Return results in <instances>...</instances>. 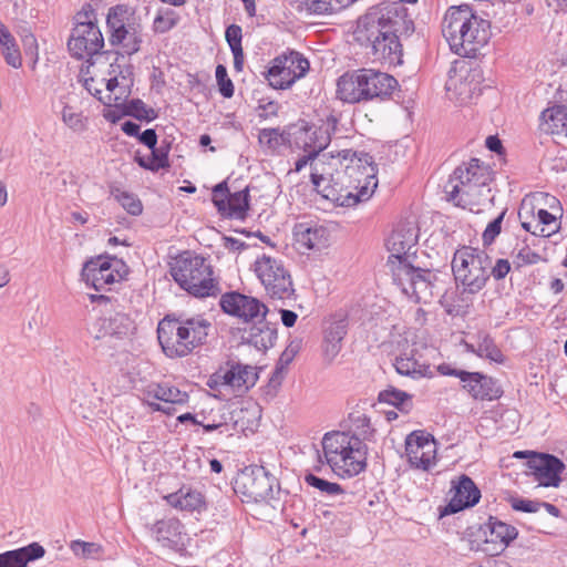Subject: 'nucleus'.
I'll use <instances>...</instances> for the list:
<instances>
[{
  "mask_svg": "<svg viewBox=\"0 0 567 567\" xmlns=\"http://www.w3.org/2000/svg\"><path fill=\"white\" fill-rule=\"evenodd\" d=\"M151 150V159L155 161L154 166L159 168L168 167V152H169V145H161L159 147L154 146V148Z\"/></svg>",
  "mask_w": 567,
  "mask_h": 567,
  "instance_id": "52",
  "label": "nucleus"
},
{
  "mask_svg": "<svg viewBox=\"0 0 567 567\" xmlns=\"http://www.w3.org/2000/svg\"><path fill=\"white\" fill-rule=\"evenodd\" d=\"M235 492L246 502H267L280 491L278 480L264 466L246 467L235 481Z\"/></svg>",
  "mask_w": 567,
  "mask_h": 567,
  "instance_id": "13",
  "label": "nucleus"
},
{
  "mask_svg": "<svg viewBox=\"0 0 567 567\" xmlns=\"http://www.w3.org/2000/svg\"><path fill=\"white\" fill-rule=\"evenodd\" d=\"M220 307L226 313L238 317L246 322L265 319L268 312L267 307L258 299L239 292L223 295Z\"/></svg>",
  "mask_w": 567,
  "mask_h": 567,
  "instance_id": "23",
  "label": "nucleus"
},
{
  "mask_svg": "<svg viewBox=\"0 0 567 567\" xmlns=\"http://www.w3.org/2000/svg\"><path fill=\"white\" fill-rule=\"evenodd\" d=\"M511 505L513 509L525 513H536L542 507L540 502L523 498H513Z\"/></svg>",
  "mask_w": 567,
  "mask_h": 567,
  "instance_id": "53",
  "label": "nucleus"
},
{
  "mask_svg": "<svg viewBox=\"0 0 567 567\" xmlns=\"http://www.w3.org/2000/svg\"><path fill=\"white\" fill-rule=\"evenodd\" d=\"M337 122L332 115L328 116L324 124L319 127L302 122L293 132L295 145L306 153L319 155L330 144L331 132L336 130Z\"/></svg>",
  "mask_w": 567,
  "mask_h": 567,
  "instance_id": "19",
  "label": "nucleus"
},
{
  "mask_svg": "<svg viewBox=\"0 0 567 567\" xmlns=\"http://www.w3.org/2000/svg\"><path fill=\"white\" fill-rule=\"evenodd\" d=\"M257 379L258 374L254 367L238 362H227L226 368L219 369L212 375L208 385L213 388V383L221 384L243 393L254 386Z\"/></svg>",
  "mask_w": 567,
  "mask_h": 567,
  "instance_id": "22",
  "label": "nucleus"
},
{
  "mask_svg": "<svg viewBox=\"0 0 567 567\" xmlns=\"http://www.w3.org/2000/svg\"><path fill=\"white\" fill-rule=\"evenodd\" d=\"M136 330L134 320L122 311L110 312L97 318L89 328L96 340L118 342L130 339Z\"/></svg>",
  "mask_w": 567,
  "mask_h": 567,
  "instance_id": "17",
  "label": "nucleus"
},
{
  "mask_svg": "<svg viewBox=\"0 0 567 567\" xmlns=\"http://www.w3.org/2000/svg\"><path fill=\"white\" fill-rule=\"evenodd\" d=\"M106 25L110 31V43L121 45L122 53L132 55L140 51L142 27L126 6H115L109 10Z\"/></svg>",
  "mask_w": 567,
  "mask_h": 567,
  "instance_id": "10",
  "label": "nucleus"
},
{
  "mask_svg": "<svg viewBox=\"0 0 567 567\" xmlns=\"http://www.w3.org/2000/svg\"><path fill=\"white\" fill-rule=\"evenodd\" d=\"M62 122L73 132H83L86 128V118L73 106L65 104L61 111Z\"/></svg>",
  "mask_w": 567,
  "mask_h": 567,
  "instance_id": "44",
  "label": "nucleus"
},
{
  "mask_svg": "<svg viewBox=\"0 0 567 567\" xmlns=\"http://www.w3.org/2000/svg\"><path fill=\"white\" fill-rule=\"evenodd\" d=\"M405 453L412 467L429 471L436 462V442L430 434L412 432L405 440Z\"/></svg>",
  "mask_w": 567,
  "mask_h": 567,
  "instance_id": "20",
  "label": "nucleus"
},
{
  "mask_svg": "<svg viewBox=\"0 0 567 567\" xmlns=\"http://www.w3.org/2000/svg\"><path fill=\"white\" fill-rule=\"evenodd\" d=\"M528 467L533 471L536 481L543 486H559L560 474L565 470V464L558 457L550 454L532 453Z\"/></svg>",
  "mask_w": 567,
  "mask_h": 567,
  "instance_id": "26",
  "label": "nucleus"
},
{
  "mask_svg": "<svg viewBox=\"0 0 567 567\" xmlns=\"http://www.w3.org/2000/svg\"><path fill=\"white\" fill-rule=\"evenodd\" d=\"M72 409L74 413H78L83 419H89L92 413L91 402H87L85 398H82L79 393H76L72 400Z\"/></svg>",
  "mask_w": 567,
  "mask_h": 567,
  "instance_id": "54",
  "label": "nucleus"
},
{
  "mask_svg": "<svg viewBox=\"0 0 567 567\" xmlns=\"http://www.w3.org/2000/svg\"><path fill=\"white\" fill-rule=\"evenodd\" d=\"M393 280L402 292L415 302H429L433 297L435 274L406 261L392 268Z\"/></svg>",
  "mask_w": 567,
  "mask_h": 567,
  "instance_id": "12",
  "label": "nucleus"
},
{
  "mask_svg": "<svg viewBox=\"0 0 567 567\" xmlns=\"http://www.w3.org/2000/svg\"><path fill=\"white\" fill-rule=\"evenodd\" d=\"M477 338V349H474L473 346H467L470 351L476 353L481 358H486L497 363H502L504 361L501 350L487 333H480Z\"/></svg>",
  "mask_w": 567,
  "mask_h": 567,
  "instance_id": "40",
  "label": "nucleus"
},
{
  "mask_svg": "<svg viewBox=\"0 0 567 567\" xmlns=\"http://www.w3.org/2000/svg\"><path fill=\"white\" fill-rule=\"evenodd\" d=\"M177 420L181 423H185L187 421H192L194 424L202 425L205 432H212V431L218 430V429L224 426L223 423H207V424H205L202 421L197 420V417L195 415H193L192 413L182 414V415H179L177 417Z\"/></svg>",
  "mask_w": 567,
  "mask_h": 567,
  "instance_id": "57",
  "label": "nucleus"
},
{
  "mask_svg": "<svg viewBox=\"0 0 567 567\" xmlns=\"http://www.w3.org/2000/svg\"><path fill=\"white\" fill-rule=\"evenodd\" d=\"M280 313H281V321L286 327L290 328V327L295 326L297 318H298L296 312H293L291 310L282 309L280 311Z\"/></svg>",
  "mask_w": 567,
  "mask_h": 567,
  "instance_id": "63",
  "label": "nucleus"
},
{
  "mask_svg": "<svg viewBox=\"0 0 567 567\" xmlns=\"http://www.w3.org/2000/svg\"><path fill=\"white\" fill-rule=\"evenodd\" d=\"M491 23L480 17L471 6L447 9L442 21V33L451 50L461 56H475L491 37Z\"/></svg>",
  "mask_w": 567,
  "mask_h": 567,
  "instance_id": "1",
  "label": "nucleus"
},
{
  "mask_svg": "<svg viewBox=\"0 0 567 567\" xmlns=\"http://www.w3.org/2000/svg\"><path fill=\"white\" fill-rule=\"evenodd\" d=\"M417 243L416 230L411 226H400L395 228L386 240V247L390 251L389 264L400 266L401 262L413 264L415 251L412 249Z\"/></svg>",
  "mask_w": 567,
  "mask_h": 567,
  "instance_id": "24",
  "label": "nucleus"
},
{
  "mask_svg": "<svg viewBox=\"0 0 567 567\" xmlns=\"http://www.w3.org/2000/svg\"><path fill=\"white\" fill-rule=\"evenodd\" d=\"M379 400L380 402L394 405L401 411H408L409 408L411 406V395H409L404 391L394 388L386 389L380 392Z\"/></svg>",
  "mask_w": 567,
  "mask_h": 567,
  "instance_id": "42",
  "label": "nucleus"
},
{
  "mask_svg": "<svg viewBox=\"0 0 567 567\" xmlns=\"http://www.w3.org/2000/svg\"><path fill=\"white\" fill-rule=\"evenodd\" d=\"M452 271L463 293H478L487 284L491 272V257L478 248L463 246L452 258Z\"/></svg>",
  "mask_w": 567,
  "mask_h": 567,
  "instance_id": "9",
  "label": "nucleus"
},
{
  "mask_svg": "<svg viewBox=\"0 0 567 567\" xmlns=\"http://www.w3.org/2000/svg\"><path fill=\"white\" fill-rule=\"evenodd\" d=\"M437 372H440L442 375H450V377H456L458 378L460 380H462V374L465 373L464 370H457V369H454L452 368L450 364L447 363H442L440 365H437L436 368Z\"/></svg>",
  "mask_w": 567,
  "mask_h": 567,
  "instance_id": "60",
  "label": "nucleus"
},
{
  "mask_svg": "<svg viewBox=\"0 0 567 567\" xmlns=\"http://www.w3.org/2000/svg\"><path fill=\"white\" fill-rule=\"evenodd\" d=\"M245 339L256 349L265 351L274 346L277 333L276 330L268 327L267 323H262L261 326L251 327Z\"/></svg>",
  "mask_w": 567,
  "mask_h": 567,
  "instance_id": "38",
  "label": "nucleus"
},
{
  "mask_svg": "<svg viewBox=\"0 0 567 567\" xmlns=\"http://www.w3.org/2000/svg\"><path fill=\"white\" fill-rule=\"evenodd\" d=\"M213 203L218 213L227 218L244 219L249 208L248 189L230 193L226 182L213 188Z\"/></svg>",
  "mask_w": 567,
  "mask_h": 567,
  "instance_id": "21",
  "label": "nucleus"
},
{
  "mask_svg": "<svg viewBox=\"0 0 567 567\" xmlns=\"http://www.w3.org/2000/svg\"><path fill=\"white\" fill-rule=\"evenodd\" d=\"M347 432H350L351 437L364 443L373 436L374 429L367 414L355 411L349 414V430Z\"/></svg>",
  "mask_w": 567,
  "mask_h": 567,
  "instance_id": "39",
  "label": "nucleus"
},
{
  "mask_svg": "<svg viewBox=\"0 0 567 567\" xmlns=\"http://www.w3.org/2000/svg\"><path fill=\"white\" fill-rule=\"evenodd\" d=\"M545 199V204L553 210L549 213L545 208H538L536 214L534 207H528V203L523 200L518 216L522 227L535 236L550 237L560 229V221L557 219L556 213H560L561 208L556 197L548 194H540Z\"/></svg>",
  "mask_w": 567,
  "mask_h": 567,
  "instance_id": "14",
  "label": "nucleus"
},
{
  "mask_svg": "<svg viewBox=\"0 0 567 567\" xmlns=\"http://www.w3.org/2000/svg\"><path fill=\"white\" fill-rule=\"evenodd\" d=\"M112 195L128 214L133 216L142 214L143 205L134 194L115 188L112 190Z\"/></svg>",
  "mask_w": 567,
  "mask_h": 567,
  "instance_id": "43",
  "label": "nucleus"
},
{
  "mask_svg": "<svg viewBox=\"0 0 567 567\" xmlns=\"http://www.w3.org/2000/svg\"><path fill=\"white\" fill-rule=\"evenodd\" d=\"M225 38L227 43L230 47L231 51L243 50L241 39H243V30L238 24H230L227 27L225 31Z\"/></svg>",
  "mask_w": 567,
  "mask_h": 567,
  "instance_id": "50",
  "label": "nucleus"
},
{
  "mask_svg": "<svg viewBox=\"0 0 567 567\" xmlns=\"http://www.w3.org/2000/svg\"><path fill=\"white\" fill-rule=\"evenodd\" d=\"M483 533L485 539L477 549L488 556H496L501 554L518 535V532L514 526L492 516L484 525Z\"/></svg>",
  "mask_w": 567,
  "mask_h": 567,
  "instance_id": "25",
  "label": "nucleus"
},
{
  "mask_svg": "<svg viewBox=\"0 0 567 567\" xmlns=\"http://www.w3.org/2000/svg\"><path fill=\"white\" fill-rule=\"evenodd\" d=\"M399 83L392 75L373 69L346 72L337 82V95L347 103L385 100Z\"/></svg>",
  "mask_w": 567,
  "mask_h": 567,
  "instance_id": "4",
  "label": "nucleus"
},
{
  "mask_svg": "<svg viewBox=\"0 0 567 567\" xmlns=\"http://www.w3.org/2000/svg\"><path fill=\"white\" fill-rule=\"evenodd\" d=\"M215 76L220 94L224 97H231L234 95V84L228 78L227 69L223 64L216 66Z\"/></svg>",
  "mask_w": 567,
  "mask_h": 567,
  "instance_id": "48",
  "label": "nucleus"
},
{
  "mask_svg": "<svg viewBox=\"0 0 567 567\" xmlns=\"http://www.w3.org/2000/svg\"><path fill=\"white\" fill-rule=\"evenodd\" d=\"M254 269L270 298L286 300L295 295L291 275L282 260L262 255L255 261Z\"/></svg>",
  "mask_w": 567,
  "mask_h": 567,
  "instance_id": "11",
  "label": "nucleus"
},
{
  "mask_svg": "<svg viewBox=\"0 0 567 567\" xmlns=\"http://www.w3.org/2000/svg\"><path fill=\"white\" fill-rule=\"evenodd\" d=\"M138 140L148 148H154L157 144V135L155 130L147 128L143 133L138 134Z\"/></svg>",
  "mask_w": 567,
  "mask_h": 567,
  "instance_id": "59",
  "label": "nucleus"
},
{
  "mask_svg": "<svg viewBox=\"0 0 567 567\" xmlns=\"http://www.w3.org/2000/svg\"><path fill=\"white\" fill-rule=\"evenodd\" d=\"M71 550L83 558H97L102 553V547L96 543L83 540H73L70 545Z\"/></svg>",
  "mask_w": 567,
  "mask_h": 567,
  "instance_id": "46",
  "label": "nucleus"
},
{
  "mask_svg": "<svg viewBox=\"0 0 567 567\" xmlns=\"http://www.w3.org/2000/svg\"><path fill=\"white\" fill-rule=\"evenodd\" d=\"M454 494L447 505L451 513L460 512L464 508L472 507L478 503L481 498V492L466 475L458 477L457 482H453Z\"/></svg>",
  "mask_w": 567,
  "mask_h": 567,
  "instance_id": "29",
  "label": "nucleus"
},
{
  "mask_svg": "<svg viewBox=\"0 0 567 567\" xmlns=\"http://www.w3.org/2000/svg\"><path fill=\"white\" fill-rule=\"evenodd\" d=\"M305 482L309 486H311V487L320 491L322 494H326L329 496L339 495L344 492L343 488L341 487V485H339L337 483L329 482L321 477H318L311 473H309L305 476Z\"/></svg>",
  "mask_w": 567,
  "mask_h": 567,
  "instance_id": "45",
  "label": "nucleus"
},
{
  "mask_svg": "<svg viewBox=\"0 0 567 567\" xmlns=\"http://www.w3.org/2000/svg\"><path fill=\"white\" fill-rule=\"evenodd\" d=\"M225 248L230 251H240L245 248V243L233 237H225Z\"/></svg>",
  "mask_w": 567,
  "mask_h": 567,
  "instance_id": "62",
  "label": "nucleus"
},
{
  "mask_svg": "<svg viewBox=\"0 0 567 567\" xmlns=\"http://www.w3.org/2000/svg\"><path fill=\"white\" fill-rule=\"evenodd\" d=\"M505 216V210L502 212L495 219H493L485 228L483 233L484 245H491L502 230V223Z\"/></svg>",
  "mask_w": 567,
  "mask_h": 567,
  "instance_id": "49",
  "label": "nucleus"
},
{
  "mask_svg": "<svg viewBox=\"0 0 567 567\" xmlns=\"http://www.w3.org/2000/svg\"><path fill=\"white\" fill-rule=\"evenodd\" d=\"M381 6L385 27L394 34L396 41L400 42V38L410 37L414 32V22L402 3H381Z\"/></svg>",
  "mask_w": 567,
  "mask_h": 567,
  "instance_id": "28",
  "label": "nucleus"
},
{
  "mask_svg": "<svg viewBox=\"0 0 567 567\" xmlns=\"http://www.w3.org/2000/svg\"><path fill=\"white\" fill-rule=\"evenodd\" d=\"M103 47L102 32L97 24L92 21L79 22L68 41L71 55L79 60L100 53Z\"/></svg>",
  "mask_w": 567,
  "mask_h": 567,
  "instance_id": "18",
  "label": "nucleus"
},
{
  "mask_svg": "<svg viewBox=\"0 0 567 567\" xmlns=\"http://www.w3.org/2000/svg\"><path fill=\"white\" fill-rule=\"evenodd\" d=\"M45 550L39 543L0 554V567H27L28 563L40 559Z\"/></svg>",
  "mask_w": 567,
  "mask_h": 567,
  "instance_id": "31",
  "label": "nucleus"
},
{
  "mask_svg": "<svg viewBox=\"0 0 567 567\" xmlns=\"http://www.w3.org/2000/svg\"><path fill=\"white\" fill-rule=\"evenodd\" d=\"M21 41L25 55L30 56L35 64L39 58L37 38L32 32L25 30L21 35Z\"/></svg>",
  "mask_w": 567,
  "mask_h": 567,
  "instance_id": "51",
  "label": "nucleus"
},
{
  "mask_svg": "<svg viewBox=\"0 0 567 567\" xmlns=\"http://www.w3.org/2000/svg\"><path fill=\"white\" fill-rule=\"evenodd\" d=\"M296 241L309 250H320L327 245V230L321 226H310L307 223L297 224L295 227Z\"/></svg>",
  "mask_w": 567,
  "mask_h": 567,
  "instance_id": "33",
  "label": "nucleus"
},
{
  "mask_svg": "<svg viewBox=\"0 0 567 567\" xmlns=\"http://www.w3.org/2000/svg\"><path fill=\"white\" fill-rule=\"evenodd\" d=\"M152 536L163 547L175 548L182 543L183 525L176 518L156 522L152 528Z\"/></svg>",
  "mask_w": 567,
  "mask_h": 567,
  "instance_id": "32",
  "label": "nucleus"
},
{
  "mask_svg": "<svg viewBox=\"0 0 567 567\" xmlns=\"http://www.w3.org/2000/svg\"><path fill=\"white\" fill-rule=\"evenodd\" d=\"M386 30L382 6L379 4L358 19L354 38L362 47L371 49L375 60L392 64L401 61L402 45Z\"/></svg>",
  "mask_w": 567,
  "mask_h": 567,
  "instance_id": "6",
  "label": "nucleus"
},
{
  "mask_svg": "<svg viewBox=\"0 0 567 567\" xmlns=\"http://www.w3.org/2000/svg\"><path fill=\"white\" fill-rule=\"evenodd\" d=\"M491 181L488 167L480 159L472 158L468 163L456 167L445 185L449 200L463 208L473 210L478 206L481 198L489 193L487 188Z\"/></svg>",
  "mask_w": 567,
  "mask_h": 567,
  "instance_id": "7",
  "label": "nucleus"
},
{
  "mask_svg": "<svg viewBox=\"0 0 567 567\" xmlns=\"http://www.w3.org/2000/svg\"><path fill=\"white\" fill-rule=\"evenodd\" d=\"M126 275L125 265L116 258L99 256L86 261L82 269V278L96 291L121 281Z\"/></svg>",
  "mask_w": 567,
  "mask_h": 567,
  "instance_id": "16",
  "label": "nucleus"
},
{
  "mask_svg": "<svg viewBox=\"0 0 567 567\" xmlns=\"http://www.w3.org/2000/svg\"><path fill=\"white\" fill-rule=\"evenodd\" d=\"M518 258L526 264H537L540 260V256L528 248L522 249L518 252Z\"/></svg>",
  "mask_w": 567,
  "mask_h": 567,
  "instance_id": "61",
  "label": "nucleus"
},
{
  "mask_svg": "<svg viewBox=\"0 0 567 567\" xmlns=\"http://www.w3.org/2000/svg\"><path fill=\"white\" fill-rule=\"evenodd\" d=\"M348 332V322L344 318L331 321L324 329L322 343L323 357L328 362H332L342 349V340Z\"/></svg>",
  "mask_w": 567,
  "mask_h": 567,
  "instance_id": "30",
  "label": "nucleus"
},
{
  "mask_svg": "<svg viewBox=\"0 0 567 567\" xmlns=\"http://www.w3.org/2000/svg\"><path fill=\"white\" fill-rule=\"evenodd\" d=\"M122 131L128 136H138L140 125L132 121H126L122 124Z\"/></svg>",
  "mask_w": 567,
  "mask_h": 567,
  "instance_id": "64",
  "label": "nucleus"
},
{
  "mask_svg": "<svg viewBox=\"0 0 567 567\" xmlns=\"http://www.w3.org/2000/svg\"><path fill=\"white\" fill-rule=\"evenodd\" d=\"M147 399H155L164 403L185 404L188 401V394L178 388L168 383L153 384L146 391Z\"/></svg>",
  "mask_w": 567,
  "mask_h": 567,
  "instance_id": "36",
  "label": "nucleus"
},
{
  "mask_svg": "<svg viewBox=\"0 0 567 567\" xmlns=\"http://www.w3.org/2000/svg\"><path fill=\"white\" fill-rule=\"evenodd\" d=\"M309 68V61L302 54L291 51L274 59L266 79L274 89L284 90L303 78Z\"/></svg>",
  "mask_w": 567,
  "mask_h": 567,
  "instance_id": "15",
  "label": "nucleus"
},
{
  "mask_svg": "<svg viewBox=\"0 0 567 567\" xmlns=\"http://www.w3.org/2000/svg\"><path fill=\"white\" fill-rule=\"evenodd\" d=\"M124 113L140 121L151 122L157 117V112L148 107L142 100L132 99L124 105Z\"/></svg>",
  "mask_w": 567,
  "mask_h": 567,
  "instance_id": "41",
  "label": "nucleus"
},
{
  "mask_svg": "<svg viewBox=\"0 0 567 567\" xmlns=\"http://www.w3.org/2000/svg\"><path fill=\"white\" fill-rule=\"evenodd\" d=\"M280 136L279 128H264L259 132L258 138L261 144L274 146L278 144Z\"/></svg>",
  "mask_w": 567,
  "mask_h": 567,
  "instance_id": "58",
  "label": "nucleus"
},
{
  "mask_svg": "<svg viewBox=\"0 0 567 567\" xmlns=\"http://www.w3.org/2000/svg\"><path fill=\"white\" fill-rule=\"evenodd\" d=\"M290 3L296 4L297 10L307 11L315 14H324L331 7L323 0H288Z\"/></svg>",
  "mask_w": 567,
  "mask_h": 567,
  "instance_id": "47",
  "label": "nucleus"
},
{
  "mask_svg": "<svg viewBox=\"0 0 567 567\" xmlns=\"http://www.w3.org/2000/svg\"><path fill=\"white\" fill-rule=\"evenodd\" d=\"M343 159L350 158V164L346 166L344 174L349 178V184L342 187L339 193L324 194V197L331 198L338 206L353 207L359 203L367 202L373 195L377 186V167L373 158L368 153H352L344 150L339 153Z\"/></svg>",
  "mask_w": 567,
  "mask_h": 567,
  "instance_id": "3",
  "label": "nucleus"
},
{
  "mask_svg": "<svg viewBox=\"0 0 567 567\" xmlns=\"http://www.w3.org/2000/svg\"><path fill=\"white\" fill-rule=\"evenodd\" d=\"M171 274L181 288L195 297L216 296L219 292L212 266L198 255L189 251L181 254L172 265Z\"/></svg>",
  "mask_w": 567,
  "mask_h": 567,
  "instance_id": "8",
  "label": "nucleus"
},
{
  "mask_svg": "<svg viewBox=\"0 0 567 567\" xmlns=\"http://www.w3.org/2000/svg\"><path fill=\"white\" fill-rule=\"evenodd\" d=\"M509 270L511 264L507 259H498L494 266L493 261L491 260L489 277L493 276L496 280H501L506 277Z\"/></svg>",
  "mask_w": 567,
  "mask_h": 567,
  "instance_id": "56",
  "label": "nucleus"
},
{
  "mask_svg": "<svg viewBox=\"0 0 567 567\" xmlns=\"http://www.w3.org/2000/svg\"><path fill=\"white\" fill-rule=\"evenodd\" d=\"M164 498L171 506L181 511H199L205 505V499L200 492L185 486L175 493L164 496Z\"/></svg>",
  "mask_w": 567,
  "mask_h": 567,
  "instance_id": "35",
  "label": "nucleus"
},
{
  "mask_svg": "<svg viewBox=\"0 0 567 567\" xmlns=\"http://www.w3.org/2000/svg\"><path fill=\"white\" fill-rule=\"evenodd\" d=\"M394 368L399 374L411 377L412 379L432 378L434 375L429 364L422 363L415 358L414 350L396 357Z\"/></svg>",
  "mask_w": 567,
  "mask_h": 567,
  "instance_id": "34",
  "label": "nucleus"
},
{
  "mask_svg": "<svg viewBox=\"0 0 567 567\" xmlns=\"http://www.w3.org/2000/svg\"><path fill=\"white\" fill-rule=\"evenodd\" d=\"M209 328L210 322L200 316L166 317L158 323L157 339L167 357L182 358L206 341Z\"/></svg>",
  "mask_w": 567,
  "mask_h": 567,
  "instance_id": "2",
  "label": "nucleus"
},
{
  "mask_svg": "<svg viewBox=\"0 0 567 567\" xmlns=\"http://www.w3.org/2000/svg\"><path fill=\"white\" fill-rule=\"evenodd\" d=\"M177 23V18L172 16H157L154 20V29L156 32L165 33L173 29Z\"/></svg>",
  "mask_w": 567,
  "mask_h": 567,
  "instance_id": "55",
  "label": "nucleus"
},
{
  "mask_svg": "<svg viewBox=\"0 0 567 567\" xmlns=\"http://www.w3.org/2000/svg\"><path fill=\"white\" fill-rule=\"evenodd\" d=\"M463 389L474 399L492 401L501 398L503 391L496 381L480 372H467L462 374Z\"/></svg>",
  "mask_w": 567,
  "mask_h": 567,
  "instance_id": "27",
  "label": "nucleus"
},
{
  "mask_svg": "<svg viewBox=\"0 0 567 567\" xmlns=\"http://www.w3.org/2000/svg\"><path fill=\"white\" fill-rule=\"evenodd\" d=\"M321 444L327 464L339 477H353L365 470L367 445L351 437L350 432L326 433Z\"/></svg>",
  "mask_w": 567,
  "mask_h": 567,
  "instance_id": "5",
  "label": "nucleus"
},
{
  "mask_svg": "<svg viewBox=\"0 0 567 567\" xmlns=\"http://www.w3.org/2000/svg\"><path fill=\"white\" fill-rule=\"evenodd\" d=\"M0 45L6 62L14 68L19 69L22 65V59L17 42L8 28L0 21Z\"/></svg>",
  "mask_w": 567,
  "mask_h": 567,
  "instance_id": "37",
  "label": "nucleus"
}]
</instances>
